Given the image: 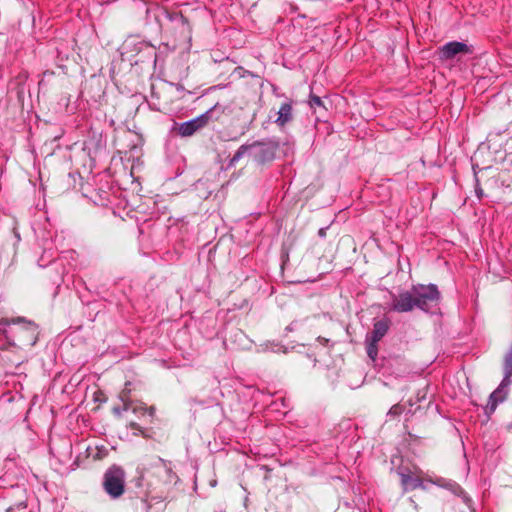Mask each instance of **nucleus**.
I'll use <instances>...</instances> for the list:
<instances>
[{"mask_svg":"<svg viewBox=\"0 0 512 512\" xmlns=\"http://www.w3.org/2000/svg\"><path fill=\"white\" fill-rule=\"evenodd\" d=\"M414 307H416V302L412 291L401 293L393 300L392 309L397 312H409Z\"/></svg>","mask_w":512,"mask_h":512,"instance_id":"nucleus-4","label":"nucleus"},{"mask_svg":"<svg viewBox=\"0 0 512 512\" xmlns=\"http://www.w3.org/2000/svg\"><path fill=\"white\" fill-rule=\"evenodd\" d=\"M403 408L400 404L392 406L388 412L389 415L398 416L402 413Z\"/></svg>","mask_w":512,"mask_h":512,"instance_id":"nucleus-16","label":"nucleus"},{"mask_svg":"<svg viewBox=\"0 0 512 512\" xmlns=\"http://www.w3.org/2000/svg\"><path fill=\"white\" fill-rule=\"evenodd\" d=\"M510 384V381L504 382V380L501 382L499 387L490 394L488 404L485 408V412L487 415L493 413L497 407V405L501 402H503L506 398L507 392L505 388Z\"/></svg>","mask_w":512,"mask_h":512,"instance_id":"nucleus-5","label":"nucleus"},{"mask_svg":"<svg viewBox=\"0 0 512 512\" xmlns=\"http://www.w3.org/2000/svg\"><path fill=\"white\" fill-rule=\"evenodd\" d=\"M17 511H22V512H26V504L24 501H20L19 503H17L16 505L14 506H10L8 509H7V512H16Z\"/></svg>","mask_w":512,"mask_h":512,"instance_id":"nucleus-15","label":"nucleus"},{"mask_svg":"<svg viewBox=\"0 0 512 512\" xmlns=\"http://www.w3.org/2000/svg\"><path fill=\"white\" fill-rule=\"evenodd\" d=\"M250 149L249 146L242 145L234 154V156L231 159V164H234L239 159L243 157V155Z\"/></svg>","mask_w":512,"mask_h":512,"instance_id":"nucleus-14","label":"nucleus"},{"mask_svg":"<svg viewBox=\"0 0 512 512\" xmlns=\"http://www.w3.org/2000/svg\"><path fill=\"white\" fill-rule=\"evenodd\" d=\"M318 341H319L320 343H326V342H328V339H326V338H322V337H319V338H318Z\"/></svg>","mask_w":512,"mask_h":512,"instance_id":"nucleus-19","label":"nucleus"},{"mask_svg":"<svg viewBox=\"0 0 512 512\" xmlns=\"http://www.w3.org/2000/svg\"><path fill=\"white\" fill-rule=\"evenodd\" d=\"M434 483L441 487L449 489L454 494H457L460 491L459 485L453 481H447L445 479H437Z\"/></svg>","mask_w":512,"mask_h":512,"instance_id":"nucleus-12","label":"nucleus"},{"mask_svg":"<svg viewBox=\"0 0 512 512\" xmlns=\"http://www.w3.org/2000/svg\"><path fill=\"white\" fill-rule=\"evenodd\" d=\"M121 399H122V401H124V402H126V401H127V393H126V391H125V390L121 393Z\"/></svg>","mask_w":512,"mask_h":512,"instance_id":"nucleus-18","label":"nucleus"},{"mask_svg":"<svg viewBox=\"0 0 512 512\" xmlns=\"http://www.w3.org/2000/svg\"><path fill=\"white\" fill-rule=\"evenodd\" d=\"M366 342H367V354L372 360H375L377 353H378V349H377L378 342H373L372 340H369V339H366Z\"/></svg>","mask_w":512,"mask_h":512,"instance_id":"nucleus-13","label":"nucleus"},{"mask_svg":"<svg viewBox=\"0 0 512 512\" xmlns=\"http://www.w3.org/2000/svg\"><path fill=\"white\" fill-rule=\"evenodd\" d=\"M460 53H471V49L468 45L462 42H449L441 48V56L443 59H451Z\"/></svg>","mask_w":512,"mask_h":512,"instance_id":"nucleus-6","label":"nucleus"},{"mask_svg":"<svg viewBox=\"0 0 512 512\" xmlns=\"http://www.w3.org/2000/svg\"><path fill=\"white\" fill-rule=\"evenodd\" d=\"M292 120V104L291 102H284L278 111V117L275 122L279 126H284Z\"/></svg>","mask_w":512,"mask_h":512,"instance_id":"nucleus-8","label":"nucleus"},{"mask_svg":"<svg viewBox=\"0 0 512 512\" xmlns=\"http://www.w3.org/2000/svg\"><path fill=\"white\" fill-rule=\"evenodd\" d=\"M319 235L322 236V237L325 236V229H320L319 230Z\"/></svg>","mask_w":512,"mask_h":512,"instance_id":"nucleus-21","label":"nucleus"},{"mask_svg":"<svg viewBox=\"0 0 512 512\" xmlns=\"http://www.w3.org/2000/svg\"><path fill=\"white\" fill-rule=\"evenodd\" d=\"M412 292L415 297L416 307L424 311L435 306L440 298L439 291L433 284L413 286Z\"/></svg>","mask_w":512,"mask_h":512,"instance_id":"nucleus-1","label":"nucleus"},{"mask_svg":"<svg viewBox=\"0 0 512 512\" xmlns=\"http://www.w3.org/2000/svg\"><path fill=\"white\" fill-rule=\"evenodd\" d=\"M211 115L212 109L194 119L181 123L178 127L179 134L183 137H189L193 135L195 132L208 124L212 118Z\"/></svg>","mask_w":512,"mask_h":512,"instance_id":"nucleus-3","label":"nucleus"},{"mask_svg":"<svg viewBox=\"0 0 512 512\" xmlns=\"http://www.w3.org/2000/svg\"><path fill=\"white\" fill-rule=\"evenodd\" d=\"M154 410H155V409H154V407H150V408H148V409H147V411H149V414H150L151 416L153 415Z\"/></svg>","mask_w":512,"mask_h":512,"instance_id":"nucleus-20","label":"nucleus"},{"mask_svg":"<svg viewBox=\"0 0 512 512\" xmlns=\"http://www.w3.org/2000/svg\"><path fill=\"white\" fill-rule=\"evenodd\" d=\"M504 374V382L510 381L509 378L512 376V346L505 356Z\"/></svg>","mask_w":512,"mask_h":512,"instance_id":"nucleus-11","label":"nucleus"},{"mask_svg":"<svg viewBox=\"0 0 512 512\" xmlns=\"http://www.w3.org/2000/svg\"><path fill=\"white\" fill-rule=\"evenodd\" d=\"M401 484L405 491L415 490L422 488V479L419 476L412 474L400 473Z\"/></svg>","mask_w":512,"mask_h":512,"instance_id":"nucleus-7","label":"nucleus"},{"mask_svg":"<svg viewBox=\"0 0 512 512\" xmlns=\"http://www.w3.org/2000/svg\"><path fill=\"white\" fill-rule=\"evenodd\" d=\"M125 473L117 466L109 468L104 475L103 486L112 498H118L124 493Z\"/></svg>","mask_w":512,"mask_h":512,"instance_id":"nucleus-2","label":"nucleus"},{"mask_svg":"<svg viewBox=\"0 0 512 512\" xmlns=\"http://www.w3.org/2000/svg\"><path fill=\"white\" fill-rule=\"evenodd\" d=\"M23 323V330L31 333V338H34L36 333V326L32 322H26L23 318H13V319H1V325H10V324H20Z\"/></svg>","mask_w":512,"mask_h":512,"instance_id":"nucleus-10","label":"nucleus"},{"mask_svg":"<svg viewBox=\"0 0 512 512\" xmlns=\"http://www.w3.org/2000/svg\"><path fill=\"white\" fill-rule=\"evenodd\" d=\"M310 106H311L312 108H314V107H316V106H318V107L322 106V101H321L320 97H318V96H312V97H311V100H310Z\"/></svg>","mask_w":512,"mask_h":512,"instance_id":"nucleus-17","label":"nucleus"},{"mask_svg":"<svg viewBox=\"0 0 512 512\" xmlns=\"http://www.w3.org/2000/svg\"><path fill=\"white\" fill-rule=\"evenodd\" d=\"M389 328L388 322L385 320L377 321L374 324L373 331L367 339L372 340L373 342H379L381 338L387 333Z\"/></svg>","mask_w":512,"mask_h":512,"instance_id":"nucleus-9","label":"nucleus"}]
</instances>
